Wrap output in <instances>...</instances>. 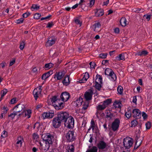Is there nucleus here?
<instances>
[{"label": "nucleus", "instance_id": "774afa93", "mask_svg": "<svg viewBox=\"0 0 152 152\" xmlns=\"http://www.w3.org/2000/svg\"><path fill=\"white\" fill-rule=\"evenodd\" d=\"M16 102V98H13L10 101V103H11L12 104L15 103Z\"/></svg>", "mask_w": 152, "mask_h": 152}, {"label": "nucleus", "instance_id": "37998d69", "mask_svg": "<svg viewBox=\"0 0 152 152\" xmlns=\"http://www.w3.org/2000/svg\"><path fill=\"white\" fill-rule=\"evenodd\" d=\"M57 99V96H54L52 97L51 99V101L53 104L54 103H55V102L56 101V100Z\"/></svg>", "mask_w": 152, "mask_h": 152}, {"label": "nucleus", "instance_id": "7c9ffc66", "mask_svg": "<svg viewBox=\"0 0 152 152\" xmlns=\"http://www.w3.org/2000/svg\"><path fill=\"white\" fill-rule=\"evenodd\" d=\"M116 59L118 61L125 60L124 54H121L116 57Z\"/></svg>", "mask_w": 152, "mask_h": 152}, {"label": "nucleus", "instance_id": "603ef678", "mask_svg": "<svg viewBox=\"0 0 152 152\" xmlns=\"http://www.w3.org/2000/svg\"><path fill=\"white\" fill-rule=\"evenodd\" d=\"M138 142V140H137L136 141V143H135V145L134 146V150L137 149L138 148V147L140 146V145L141 144V142L140 141V143H139V144H138L137 145V143Z\"/></svg>", "mask_w": 152, "mask_h": 152}, {"label": "nucleus", "instance_id": "cd10ccee", "mask_svg": "<svg viewBox=\"0 0 152 152\" xmlns=\"http://www.w3.org/2000/svg\"><path fill=\"white\" fill-rule=\"evenodd\" d=\"M41 93H39L37 89H34L33 92V95L36 100H37L38 97V95Z\"/></svg>", "mask_w": 152, "mask_h": 152}, {"label": "nucleus", "instance_id": "f03ea898", "mask_svg": "<svg viewBox=\"0 0 152 152\" xmlns=\"http://www.w3.org/2000/svg\"><path fill=\"white\" fill-rule=\"evenodd\" d=\"M69 115V113L66 112H60L58 113L57 117L62 122H64L67 120Z\"/></svg>", "mask_w": 152, "mask_h": 152}, {"label": "nucleus", "instance_id": "ddd939ff", "mask_svg": "<svg viewBox=\"0 0 152 152\" xmlns=\"http://www.w3.org/2000/svg\"><path fill=\"white\" fill-rule=\"evenodd\" d=\"M133 116L136 119L140 118L141 116V112L140 111L137 109H133L132 111Z\"/></svg>", "mask_w": 152, "mask_h": 152}, {"label": "nucleus", "instance_id": "de8ad7c7", "mask_svg": "<svg viewBox=\"0 0 152 152\" xmlns=\"http://www.w3.org/2000/svg\"><path fill=\"white\" fill-rule=\"evenodd\" d=\"M75 22L76 24L79 25L80 26L82 24V22L78 19H75Z\"/></svg>", "mask_w": 152, "mask_h": 152}, {"label": "nucleus", "instance_id": "a211bd4d", "mask_svg": "<svg viewBox=\"0 0 152 152\" xmlns=\"http://www.w3.org/2000/svg\"><path fill=\"white\" fill-rule=\"evenodd\" d=\"M96 11L95 12V16L96 17H100L104 14V10L102 9H96Z\"/></svg>", "mask_w": 152, "mask_h": 152}, {"label": "nucleus", "instance_id": "9b49d317", "mask_svg": "<svg viewBox=\"0 0 152 152\" xmlns=\"http://www.w3.org/2000/svg\"><path fill=\"white\" fill-rule=\"evenodd\" d=\"M93 94L94 92L92 88L89 89L88 91H86L84 94V97L86 100L88 101L91 100Z\"/></svg>", "mask_w": 152, "mask_h": 152}, {"label": "nucleus", "instance_id": "a19ab883", "mask_svg": "<svg viewBox=\"0 0 152 152\" xmlns=\"http://www.w3.org/2000/svg\"><path fill=\"white\" fill-rule=\"evenodd\" d=\"M32 136L33 139L34 140H35L36 141L39 138V136L37 133H33Z\"/></svg>", "mask_w": 152, "mask_h": 152}, {"label": "nucleus", "instance_id": "338daca9", "mask_svg": "<svg viewBox=\"0 0 152 152\" xmlns=\"http://www.w3.org/2000/svg\"><path fill=\"white\" fill-rule=\"evenodd\" d=\"M140 10V9L138 8H134L132 10V11L138 13Z\"/></svg>", "mask_w": 152, "mask_h": 152}, {"label": "nucleus", "instance_id": "9d476101", "mask_svg": "<svg viewBox=\"0 0 152 152\" xmlns=\"http://www.w3.org/2000/svg\"><path fill=\"white\" fill-rule=\"evenodd\" d=\"M54 116V111L52 110H49L46 112H44L42 114V116L43 119L45 118H51Z\"/></svg>", "mask_w": 152, "mask_h": 152}, {"label": "nucleus", "instance_id": "6e6552de", "mask_svg": "<svg viewBox=\"0 0 152 152\" xmlns=\"http://www.w3.org/2000/svg\"><path fill=\"white\" fill-rule=\"evenodd\" d=\"M40 145L39 149L40 151V152H47L48 150L50 145L45 143L42 144L40 142H39Z\"/></svg>", "mask_w": 152, "mask_h": 152}, {"label": "nucleus", "instance_id": "58836bf2", "mask_svg": "<svg viewBox=\"0 0 152 152\" xmlns=\"http://www.w3.org/2000/svg\"><path fill=\"white\" fill-rule=\"evenodd\" d=\"M137 121L136 120H133L131 122V127H135L137 125Z\"/></svg>", "mask_w": 152, "mask_h": 152}, {"label": "nucleus", "instance_id": "f8f14e48", "mask_svg": "<svg viewBox=\"0 0 152 152\" xmlns=\"http://www.w3.org/2000/svg\"><path fill=\"white\" fill-rule=\"evenodd\" d=\"M56 39L54 37H52L48 38V41L46 42L45 46L46 47H50L54 44Z\"/></svg>", "mask_w": 152, "mask_h": 152}, {"label": "nucleus", "instance_id": "e2e57ef3", "mask_svg": "<svg viewBox=\"0 0 152 152\" xmlns=\"http://www.w3.org/2000/svg\"><path fill=\"white\" fill-rule=\"evenodd\" d=\"M30 14L29 12H26L23 15V16L24 18H26L30 15Z\"/></svg>", "mask_w": 152, "mask_h": 152}, {"label": "nucleus", "instance_id": "dca6fc26", "mask_svg": "<svg viewBox=\"0 0 152 152\" xmlns=\"http://www.w3.org/2000/svg\"><path fill=\"white\" fill-rule=\"evenodd\" d=\"M25 107L22 104H19L15 106L14 108L15 112L17 114L18 113L21 112Z\"/></svg>", "mask_w": 152, "mask_h": 152}, {"label": "nucleus", "instance_id": "49530a36", "mask_svg": "<svg viewBox=\"0 0 152 152\" xmlns=\"http://www.w3.org/2000/svg\"><path fill=\"white\" fill-rule=\"evenodd\" d=\"M107 53H102L99 54V58H105L107 55Z\"/></svg>", "mask_w": 152, "mask_h": 152}, {"label": "nucleus", "instance_id": "ea45409f", "mask_svg": "<svg viewBox=\"0 0 152 152\" xmlns=\"http://www.w3.org/2000/svg\"><path fill=\"white\" fill-rule=\"evenodd\" d=\"M110 76L111 77V78L113 80H114V81H115L117 79L116 76V75L114 73L113 71V72L111 73Z\"/></svg>", "mask_w": 152, "mask_h": 152}, {"label": "nucleus", "instance_id": "c756f323", "mask_svg": "<svg viewBox=\"0 0 152 152\" xmlns=\"http://www.w3.org/2000/svg\"><path fill=\"white\" fill-rule=\"evenodd\" d=\"M98 149L97 147L94 146L92 147L91 148L89 149H88L86 152H97Z\"/></svg>", "mask_w": 152, "mask_h": 152}, {"label": "nucleus", "instance_id": "5701e85b", "mask_svg": "<svg viewBox=\"0 0 152 152\" xmlns=\"http://www.w3.org/2000/svg\"><path fill=\"white\" fill-rule=\"evenodd\" d=\"M89 102L88 101H86L84 103L83 105V107L82 108L83 113H85L86 112V110L87 109V108L89 107Z\"/></svg>", "mask_w": 152, "mask_h": 152}, {"label": "nucleus", "instance_id": "09e8293b", "mask_svg": "<svg viewBox=\"0 0 152 152\" xmlns=\"http://www.w3.org/2000/svg\"><path fill=\"white\" fill-rule=\"evenodd\" d=\"M91 128H92V130H94L95 127V124L93 119H92L91 121Z\"/></svg>", "mask_w": 152, "mask_h": 152}, {"label": "nucleus", "instance_id": "79ce46f5", "mask_svg": "<svg viewBox=\"0 0 152 152\" xmlns=\"http://www.w3.org/2000/svg\"><path fill=\"white\" fill-rule=\"evenodd\" d=\"M25 45V41H22L20 43V50H22L23 49Z\"/></svg>", "mask_w": 152, "mask_h": 152}, {"label": "nucleus", "instance_id": "72a5a7b5", "mask_svg": "<svg viewBox=\"0 0 152 152\" xmlns=\"http://www.w3.org/2000/svg\"><path fill=\"white\" fill-rule=\"evenodd\" d=\"M96 80H97V81L100 83H102V76L99 75H96Z\"/></svg>", "mask_w": 152, "mask_h": 152}, {"label": "nucleus", "instance_id": "2f4dec72", "mask_svg": "<svg viewBox=\"0 0 152 152\" xmlns=\"http://www.w3.org/2000/svg\"><path fill=\"white\" fill-rule=\"evenodd\" d=\"M125 115L128 118H129L132 116V112L130 109H128V111L125 113Z\"/></svg>", "mask_w": 152, "mask_h": 152}, {"label": "nucleus", "instance_id": "6ab92c4d", "mask_svg": "<svg viewBox=\"0 0 152 152\" xmlns=\"http://www.w3.org/2000/svg\"><path fill=\"white\" fill-rule=\"evenodd\" d=\"M53 73L52 71H50L47 73L43 74L42 77V80H45L48 78Z\"/></svg>", "mask_w": 152, "mask_h": 152}, {"label": "nucleus", "instance_id": "c9c22d12", "mask_svg": "<svg viewBox=\"0 0 152 152\" xmlns=\"http://www.w3.org/2000/svg\"><path fill=\"white\" fill-rule=\"evenodd\" d=\"M53 64L51 63L46 64H45L44 67L46 69H49L52 67Z\"/></svg>", "mask_w": 152, "mask_h": 152}, {"label": "nucleus", "instance_id": "c85d7f7f", "mask_svg": "<svg viewBox=\"0 0 152 152\" xmlns=\"http://www.w3.org/2000/svg\"><path fill=\"white\" fill-rule=\"evenodd\" d=\"M113 71V70L109 68H107L105 70V74L110 76Z\"/></svg>", "mask_w": 152, "mask_h": 152}, {"label": "nucleus", "instance_id": "473e14b6", "mask_svg": "<svg viewBox=\"0 0 152 152\" xmlns=\"http://www.w3.org/2000/svg\"><path fill=\"white\" fill-rule=\"evenodd\" d=\"M106 114H107L106 116V118H109V120L111 119L113 116V113H111L110 111H107Z\"/></svg>", "mask_w": 152, "mask_h": 152}, {"label": "nucleus", "instance_id": "e433bc0d", "mask_svg": "<svg viewBox=\"0 0 152 152\" xmlns=\"http://www.w3.org/2000/svg\"><path fill=\"white\" fill-rule=\"evenodd\" d=\"M148 53L145 50L143 51L142 52H139L137 53V55L140 56H145Z\"/></svg>", "mask_w": 152, "mask_h": 152}, {"label": "nucleus", "instance_id": "a18cd8bd", "mask_svg": "<svg viewBox=\"0 0 152 152\" xmlns=\"http://www.w3.org/2000/svg\"><path fill=\"white\" fill-rule=\"evenodd\" d=\"M17 115V114L16 113H15V111H14L13 113L9 115L8 116L9 117H10L11 118L13 119L14 118L15 116Z\"/></svg>", "mask_w": 152, "mask_h": 152}, {"label": "nucleus", "instance_id": "680f3d73", "mask_svg": "<svg viewBox=\"0 0 152 152\" xmlns=\"http://www.w3.org/2000/svg\"><path fill=\"white\" fill-rule=\"evenodd\" d=\"M83 77H84V78H85V79L87 80L89 77V74L87 72H86L85 73V74L84 75Z\"/></svg>", "mask_w": 152, "mask_h": 152}, {"label": "nucleus", "instance_id": "13d9d810", "mask_svg": "<svg viewBox=\"0 0 152 152\" xmlns=\"http://www.w3.org/2000/svg\"><path fill=\"white\" fill-rule=\"evenodd\" d=\"M31 8L34 10H38L39 8V7L36 4H33Z\"/></svg>", "mask_w": 152, "mask_h": 152}, {"label": "nucleus", "instance_id": "0eeeda50", "mask_svg": "<svg viewBox=\"0 0 152 152\" xmlns=\"http://www.w3.org/2000/svg\"><path fill=\"white\" fill-rule=\"evenodd\" d=\"M66 72L62 70L56 72L54 75V78L57 80H60L63 78L65 75Z\"/></svg>", "mask_w": 152, "mask_h": 152}, {"label": "nucleus", "instance_id": "5fc2aeb1", "mask_svg": "<svg viewBox=\"0 0 152 152\" xmlns=\"http://www.w3.org/2000/svg\"><path fill=\"white\" fill-rule=\"evenodd\" d=\"M2 109L4 110V111H3V114H6L7 113V111L9 110V109L7 107H6L5 106L3 107L2 108Z\"/></svg>", "mask_w": 152, "mask_h": 152}, {"label": "nucleus", "instance_id": "b1692460", "mask_svg": "<svg viewBox=\"0 0 152 152\" xmlns=\"http://www.w3.org/2000/svg\"><path fill=\"white\" fill-rule=\"evenodd\" d=\"M106 107L102 104V105L99 104L96 106V108L97 109V112L96 114L97 116L98 113H99L98 111L100 110H104Z\"/></svg>", "mask_w": 152, "mask_h": 152}, {"label": "nucleus", "instance_id": "4d7b16f0", "mask_svg": "<svg viewBox=\"0 0 152 152\" xmlns=\"http://www.w3.org/2000/svg\"><path fill=\"white\" fill-rule=\"evenodd\" d=\"M95 3V0H90L89 5V6L90 7H92L94 5Z\"/></svg>", "mask_w": 152, "mask_h": 152}, {"label": "nucleus", "instance_id": "39448f33", "mask_svg": "<svg viewBox=\"0 0 152 152\" xmlns=\"http://www.w3.org/2000/svg\"><path fill=\"white\" fill-rule=\"evenodd\" d=\"M120 122V120L119 119L117 118L112 123L111 128L113 131H115L118 130L119 127Z\"/></svg>", "mask_w": 152, "mask_h": 152}, {"label": "nucleus", "instance_id": "bb28decb", "mask_svg": "<svg viewBox=\"0 0 152 152\" xmlns=\"http://www.w3.org/2000/svg\"><path fill=\"white\" fill-rule=\"evenodd\" d=\"M83 102V99L81 97H79V99H77L75 102L76 104V106H80Z\"/></svg>", "mask_w": 152, "mask_h": 152}, {"label": "nucleus", "instance_id": "423d86ee", "mask_svg": "<svg viewBox=\"0 0 152 152\" xmlns=\"http://www.w3.org/2000/svg\"><path fill=\"white\" fill-rule=\"evenodd\" d=\"M74 132L73 131H69L66 135V138L67 141L69 142H72L75 139L74 134Z\"/></svg>", "mask_w": 152, "mask_h": 152}, {"label": "nucleus", "instance_id": "c03bdc74", "mask_svg": "<svg viewBox=\"0 0 152 152\" xmlns=\"http://www.w3.org/2000/svg\"><path fill=\"white\" fill-rule=\"evenodd\" d=\"M41 16V14L40 13H36L34 15V19H39Z\"/></svg>", "mask_w": 152, "mask_h": 152}, {"label": "nucleus", "instance_id": "69168bd1", "mask_svg": "<svg viewBox=\"0 0 152 152\" xmlns=\"http://www.w3.org/2000/svg\"><path fill=\"white\" fill-rule=\"evenodd\" d=\"M87 80L85 79V78H84V77H83V78L81 80L79 81V82L80 83H85L86 82Z\"/></svg>", "mask_w": 152, "mask_h": 152}, {"label": "nucleus", "instance_id": "a878e982", "mask_svg": "<svg viewBox=\"0 0 152 152\" xmlns=\"http://www.w3.org/2000/svg\"><path fill=\"white\" fill-rule=\"evenodd\" d=\"M111 101L112 100L111 99H107L103 102V104L106 107L108 105L111 103Z\"/></svg>", "mask_w": 152, "mask_h": 152}, {"label": "nucleus", "instance_id": "f3484780", "mask_svg": "<svg viewBox=\"0 0 152 152\" xmlns=\"http://www.w3.org/2000/svg\"><path fill=\"white\" fill-rule=\"evenodd\" d=\"M97 146L100 149H103L105 148L107 146L106 143L103 141H100L97 144Z\"/></svg>", "mask_w": 152, "mask_h": 152}, {"label": "nucleus", "instance_id": "3c124183", "mask_svg": "<svg viewBox=\"0 0 152 152\" xmlns=\"http://www.w3.org/2000/svg\"><path fill=\"white\" fill-rule=\"evenodd\" d=\"M7 136V131L4 130L2 133L1 137L2 138L6 137Z\"/></svg>", "mask_w": 152, "mask_h": 152}, {"label": "nucleus", "instance_id": "0e129e2a", "mask_svg": "<svg viewBox=\"0 0 152 152\" xmlns=\"http://www.w3.org/2000/svg\"><path fill=\"white\" fill-rule=\"evenodd\" d=\"M53 25V22H49L47 24V28H51Z\"/></svg>", "mask_w": 152, "mask_h": 152}, {"label": "nucleus", "instance_id": "6e6d98bb", "mask_svg": "<svg viewBox=\"0 0 152 152\" xmlns=\"http://www.w3.org/2000/svg\"><path fill=\"white\" fill-rule=\"evenodd\" d=\"M2 92H3V93L1 95H2V96H4L7 93V89L4 88L1 91V93H2Z\"/></svg>", "mask_w": 152, "mask_h": 152}, {"label": "nucleus", "instance_id": "bf43d9fd", "mask_svg": "<svg viewBox=\"0 0 152 152\" xmlns=\"http://www.w3.org/2000/svg\"><path fill=\"white\" fill-rule=\"evenodd\" d=\"M89 65H90L91 68H94L96 64L94 62H91L89 63Z\"/></svg>", "mask_w": 152, "mask_h": 152}, {"label": "nucleus", "instance_id": "20e7f679", "mask_svg": "<svg viewBox=\"0 0 152 152\" xmlns=\"http://www.w3.org/2000/svg\"><path fill=\"white\" fill-rule=\"evenodd\" d=\"M53 105L56 109L59 110L63 109L64 104L62 101L61 102V101L60 99H58L55 102V103L53 104Z\"/></svg>", "mask_w": 152, "mask_h": 152}, {"label": "nucleus", "instance_id": "4be33fe9", "mask_svg": "<svg viewBox=\"0 0 152 152\" xmlns=\"http://www.w3.org/2000/svg\"><path fill=\"white\" fill-rule=\"evenodd\" d=\"M23 115L24 114V116H27L28 118H29L31 117V110H28L26 111H23Z\"/></svg>", "mask_w": 152, "mask_h": 152}, {"label": "nucleus", "instance_id": "4468645a", "mask_svg": "<svg viewBox=\"0 0 152 152\" xmlns=\"http://www.w3.org/2000/svg\"><path fill=\"white\" fill-rule=\"evenodd\" d=\"M61 123L58 117L54 118L52 121V125L55 128H58L59 127Z\"/></svg>", "mask_w": 152, "mask_h": 152}, {"label": "nucleus", "instance_id": "f257e3e1", "mask_svg": "<svg viewBox=\"0 0 152 152\" xmlns=\"http://www.w3.org/2000/svg\"><path fill=\"white\" fill-rule=\"evenodd\" d=\"M42 137L45 143L50 146L52 145L54 139L52 135L50 133L45 134L42 135Z\"/></svg>", "mask_w": 152, "mask_h": 152}, {"label": "nucleus", "instance_id": "7ed1b4c3", "mask_svg": "<svg viewBox=\"0 0 152 152\" xmlns=\"http://www.w3.org/2000/svg\"><path fill=\"white\" fill-rule=\"evenodd\" d=\"M74 119L71 116H69L67 118V120L64 122L65 126L69 129L73 128L74 126Z\"/></svg>", "mask_w": 152, "mask_h": 152}, {"label": "nucleus", "instance_id": "1a4fd4ad", "mask_svg": "<svg viewBox=\"0 0 152 152\" xmlns=\"http://www.w3.org/2000/svg\"><path fill=\"white\" fill-rule=\"evenodd\" d=\"M124 145L126 149L129 148L133 144V140L132 139H124Z\"/></svg>", "mask_w": 152, "mask_h": 152}, {"label": "nucleus", "instance_id": "412c9836", "mask_svg": "<svg viewBox=\"0 0 152 152\" xmlns=\"http://www.w3.org/2000/svg\"><path fill=\"white\" fill-rule=\"evenodd\" d=\"M23 138L21 137H18L17 139V142L16 143V145L18 147H21L22 143Z\"/></svg>", "mask_w": 152, "mask_h": 152}, {"label": "nucleus", "instance_id": "4c0bfd02", "mask_svg": "<svg viewBox=\"0 0 152 152\" xmlns=\"http://www.w3.org/2000/svg\"><path fill=\"white\" fill-rule=\"evenodd\" d=\"M117 91L119 94H121L123 91V87L121 86H118L117 88Z\"/></svg>", "mask_w": 152, "mask_h": 152}, {"label": "nucleus", "instance_id": "052dcab7", "mask_svg": "<svg viewBox=\"0 0 152 152\" xmlns=\"http://www.w3.org/2000/svg\"><path fill=\"white\" fill-rule=\"evenodd\" d=\"M95 26V28L96 29V28H99L101 26V25L99 22L95 23L94 25Z\"/></svg>", "mask_w": 152, "mask_h": 152}, {"label": "nucleus", "instance_id": "8fccbe9b", "mask_svg": "<svg viewBox=\"0 0 152 152\" xmlns=\"http://www.w3.org/2000/svg\"><path fill=\"white\" fill-rule=\"evenodd\" d=\"M74 148L73 145H71L69 148L68 152H74Z\"/></svg>", "mask_w": 152, "mask_h": 152}, {"label": "nucleus", "instance_id": "f704fd0d", "mask_svg": "<svg viewBox=\"0 0 152 152\" xmlns=\"http://www.w3.org/2000/svg\"><path fill=\"white\" fill-rule=\"evenodd\" d=\"M95 82L96 84L95 85V87L98 90H100L102 87L101 83H99L97 81V80H96Z\"/></svg>", "mask_w": 152, "mask_h": 152}, {"label": "nucleus", "instance_id": "aec40b11", "mask_svg": "<svg viewBox=\"0 0 152 152\" xmlns=\"http://www.w3.org/2000/svg\"><path fill=\"white\" fill-rule=\"evenodd\" d=\"M64 78L62 81L63 84L67 86L69 83V76L68 75H65L64 77Z\"/></svg>", "mask_w": 152, "mask_h": 152}, {"label": "nucleus", "instance_id": "393cba45", "mask_svg": "<svg viewBox=\"0 0 152 152\" xmlns=\"http://www.w3.org/2000/svg\"><path fill=\"white\" fill-rule=\"evenodd\" d=\"M126 18L124 17L121 18L120 21L121 25L123 26H126Z\"/></svg>", "mask_w": 152, "mask_h": 152}, {"label": "nucleus", "instance_id": "864d4df0", "mask_svg": "<svg viewBox=\"0 0 152 152\" xmlns=\"http://www.w3.org/2000/svg\"><path fill=\"white\" fill-rule=\"evenodd\" d=\"M151 123L148 122L145 124L146 129H149L151 127Z\"/></svg>", "mask_w": 152, "mask_h": 152}, {"label": "nucleus", "instance_id": "2eb2a0df", "mask_svg": "<svg viewBox=\"0 0 152 152\" xmlns=\"http://www.w3.org/2000/svg\"><path fill=\"white\" fill-rule=\"evenodd\" d=\"M60 97L62 101L66 102L69 98V94L66 92H63L61 95Z\"/></svg>", "mask_w": 152, "mask_h": 152}]
</instances>
